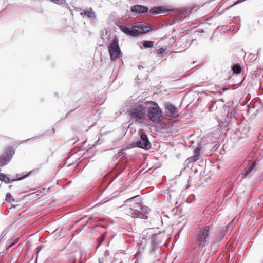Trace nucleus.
Here are the masks:
<instances>
[{"label": "nucleus", "instance_id": "f257e3e1", "mask_svg": "<svg viewBox=\"0 0 263 263\" xmlns=\"http://www.w3.org/2000/svg\"><path fill=\"white\" fill-rule=\"evenodd\" d=\"M121 208L125 214L133 218H147L146 214L148 213L149 209L142 204L139 195L125 200Z\"/></svg>", "mask_w": 263, "mask_h": 263}, {"label": "nucleus", "instance_id": "f03ea898", "mask_svg": "<svg viewBox=\"0 0 263 263\" xmlns=\"http://www.w3.org/2000/svg\"><path fill=\"white\" fill-rule=\"evenodd\" d=\"M211 235L210 226H204L198 228L194 232L193 242L195 249L201 250L209 244Z\"/></svg>", "mask_w": 263, "mask_h": 263}, {"label": "nucleus", "instance_id": "7ed1b4c3", "mask_svg": "<svg viewBox=\"0 0 263 263\" xmlns=\"http://www.w3.org/2000/svg\"><path fill=\"white\" fill-rule=\"evenodd\" d=\"M146 103L139 102L132 105L128 111L130 119L134 123H142L146 117Z\"/></svg>", "mask_w": 263, "mask_h": 263}, {"label": "nucleus", "instance_id": "20e7f679", "mask_svg": "<svg viewBox=\"0 0 263 263\" xmlns=\"http://www.w3.org/2000/svg\"><path fill=\"white\" fill-rule=\"evenodd\" d=\"M147 115L150 120L157 121L162 116V110L158 104L154 102L146 103Z\"/></svg>", "mask_w": 263, "mask_h": 263}, {"label": "nucleus", "instance_id": "39448f33", "mask_svg": "<svg viewBox=\"0 0 263 263\" xmlns=\"http://www.w3.org/2000/svg\"><path fill=\"white\" fill-rule=\"evenodd\" d=\"M108 53L111 60H115L122 55V52L119 45V40L115 37L108 46Z\"/></svg>", "mask_w": 263, "mask_h": 263}, {"label": "nucleus", "instance_id": "423d86ee", "mask_svg": "<svg viewBox=\"0 0 263 263\" xmlns=\"http://www.w3.org/2000/svg\"><path fill=\"white\" fill-rule=\"evenodd\" d=\"M139 134L140 137L136 142L137 146L145 150L150 149L151 147V144L146 134L142 130H140Z\"/></svg>", "mask_w": 263, "mask_h": 263}, {"label": "nucleus", "instance_id": "0eeeda50", "mask_svg": "<svg viewBox=\"0 0 263 263\" xmlns=\"http://www.w3.org/2000/svg\"><path fill=\"white\" fill-rule=\"evenodd\" d=\"M14 153V151L12 148H7L4 153L0 155V166H3L7 164L11 160Z\"/></svg>", "mask_w": 263, "mask_h": 263}, {"label": "nucleus", "instance_id": "6e6552de", "mask_svg": "<svg viewBox=\"0 0 263 263\" xmlns=\"http://www.w3.org/2000/svg\"><path fill=\"white\" fill-rule=\"evenodd\" d=\"M151 27L146 24L142 23H137L133 26L134 32L136 33V36L139 34H144L151 30Z\"/></svg>", "mask_w": 263, "mask_h": 263}, {"label": "nucleus", "instance_id": "1a4fd4ad", "mask_svg": "<svg viewBox=\"0 0 263 263\" xmlns=\"http://www.w3.org/2000/svg\"><path fill=\"white\" fill-rule=\"evenodd\" d=\"M165 112L169 117H177L179 116L178 108L170 102H165L164 104Z\"/></svg>", "mask_w": 263, "mask_h": 263}, {"label": "nucleus", "instance_id": "9d476101", "mask_svg": "<svg viewBox=\"0 0 263 263\" xmlns=\"http://www.w3.org/2000/svg\"><path fill=\"white\" fill-rule=\"evenodd\" d=\"M255 165L256 162L255 161H250L249 162L242 173L243 178L250 177L252 175L253 173L255 172L254 167Z\"/></svg>", "mask_w": 263, "mask_h": 263}, {"label": "nucleus", "instance_id": "9b49d317", "mask_svg": "<svg viewBox=\"0 0 263 263\" xmlns=\"http://www.w3.org/2000/svg\"><path fill=\"white\" fill-rule=\"evenodd\" d=\"M192 9V8H185L180 9L176 12V18L179 21L186 17L191 14Z\"/></svg>", "mask_w": 263, "mask_h": 263}, {"label": "nucleus", "instance_id": "f8f14e48", "mask_svg": "<svg viewBox=\"0 0 263 263\" xmlns=\"http://www.w3.org/2000/svg\"><path fill=\"white\" fill-rule=\"evenodd\" d=\"M173 9H168L166 7L157 6L152 8L149 12L152 14H158L166 12H173Z\"/></svg>", "mask_w": 263, "mask_h": 263}, {"label": "nucleus", "instance_id": "ddd939ff", "mask_svg": "<svg viewBox=\"0 0 263 263\" xmlns=\"http://www.w3.org/2000/svg\"><path fill=\"white\" fill-rule=\"evenodd\" d=\"M130 10L132 12L141 14L147 12L148 9L147 7L143 5H135L131 7Z\"/></svg>", "mask_w": 263, "mask_h": 263}, {"label": "nucleus", "instance_id": "4468645a", "mask_svg": "<svg viewBox=\"0 0 263 263\" xmlns=\"http://www.w3.org/2000/svg\"><path fill=\"white\" fill-rule=\"evenodd\" d=\"M201 145L199 144L195 148V149L194 151L193 156L190 157L187 159L189 163L195 162L200 159V151L201 150Z\"/></svg>", "mask_w": 263, "mask_h": 263}, {"label": "nucleus", "instance_id": "2eb2a0df", "mask_svg": "<svg viewBox=\"0 0 263 263\" xmlns=\"http://www.w3.org/2000/svg\"><path fill=\"white\" fill-rule=\"evenodd\" d=\"M80 15L82 16H85L86 18L92 20H96V13L91 8H89L83 12H82L80 13Z\"/></svg>", "mask_w": 263, "mask_h": 263}, {"label": "nucleus", "instance_id": "dca6fc26", "mask_svg": "<svg viewBox=\"0 0 263 263\" xmlns=\"http://www.w3.org/2000/svg\"><path fill=\"white\" fill-rule=\"evenodd\" d=\"M120 29L122 32L127 35H130L132 36H136V33L134 32L133 27L130 29L125 25H121L120 27Z\"/></svg>", "mask_w": 263, "mask_h": 263}, {"label": "nucleus", "instance_id": "f3484780", "mask_svg": "<svg viewBox=\"0 0 263 263\" xmlns=\"http://www.w3.org/2000/svg\"><path fill=\"white\" fill-rule=\"evenodd\" d=\"M157 235H154L151 240V250L154 251L156 249L158 248V242L156 239Z\"/></svg>", "mask_w": 263, "mask_h": 263}, {"label": "nucleus", "instance_id": "a211bd4d", "mask_svg": "<svg viewBox=\"0 0 263 263\" xmlns=\"http://www.w3.org/2000/svg\"><path fill=\"white\" fill-rule=\"evenodd\" d=\"M217 101H212L210 104L209 105L208 110L210 112H213L216 111L218 108Z\"/></svg>", "mask_w": 263, "mask_h": 263}, {"label": "nucleus", "instance_id": "6ab92c4d", "mask_svg": "<svg viewBox=\"0 0 263 263\" xmlns=\"http://www.w3.org/2000/svg\"><path fill=\"white\" fill-rule=\"evenodd\" d=\"M232 70L234 73L239 74L241 70L240 66L238 64H234L232 67Z\"/></svg>", "mask_w": 263, "mask_h": 263}, {"label": "nucleus", "instance_id": "aec40b11", "mask_svg": "<svg viewBox=\"0 0 263 263\" xmlns=\"http://www.w3.org/2000/svg\"><path fill=\"white\" fill-rule=\"evenodd\" d=\"M106 233H107L106 232L102 233V234L101 235V236L98 238V239H97L98 245L97 246V248L101 246L102 242L104 241V240L106 237Z\"/></svg>", "mask_w": 263, "mask_h": 263}, {"label": "nucleus", "instance_id": "412c9836", "mask_svg": "<svg viewBox=\"0 0 263 263\" xmlns=\"http://www.w3.org/2000/svg\"><path fill=\"white\" fill-rule=\"evenodd\" d=\"M249 132V128L248 127H244L243 129H242V131L241 132V135L240 136L241 138H244L248 136V133Z\"/></svg>", "mask_w": 263, "mask_h": 263}, {"label": "nucleus", "instance_id": "4be33fe9", "mask_svg": "<svg viewBox=\"0 0 263 263\" xmlns=\"http://www.w3.org/2000/svg\"><path fill=\"white\" fill-rule=\"evenodd\" d=\"M154 42L152 41H144L143 46L144 48H152L154 46Z\"/></svg>", "mask_w": 263, "mask_h": 263}, {"label": "nucleus", "instance_id": "5701e85b", "mask_svg": "<svg viewBox=\"0 0 263 263\" xmlns=\"http://www.w3.org/2000/svg\"><path fill=\"white\" fill-rule=\"evenodd\" d=\"M0 180L5 182L6 183H9L12 182L10 179L4 174H0Z\"/></svg>", "mask_w": 263, "mask_h": 263}, {"label": "nucleus", "instance_id": "b1692460", "mask_svg": "<svg viewBox=\"0 0 263 263\" xmlns=\"http://www.w3.org/2000/svg\"><path fill=\"white\" fill-rule=\"evenodd\" d=\"M53 3L58 5H63L66 4V0H50Z\"/></svg>", "mask_w": 263, "mask_h": 263}, {"label": "nucleus", "instance_id": "393cba45", "mask_svg": "<svg viewBox=\"0 0 263 263\" xmlns=\"http://www.w3.org/2000/svg\"><path fill=\"white\" fill-rule=\"evenodd\" d=\"M12 198V196L10 193H8L6 195V201L8 202H10Z\"/></svg>", "mask_w": 263, "mask_h": 263}, {"label": "nucleus", "instance_id": "a878e982", "mask_svg": "<svg viewBox=\"0 0 263 263\" xmlns=\"http://www.w3.org/2000/svg\"><path fill=\"white\" fill-rule=\"evenodd\" d=\"M165 50L164 48H160L157 50V54L158 55H162L164 53Z\"/></svg>", "mask_w": 263, "mask_h": 263}, {"label": "nucleus", "instance_id": "bb28decb", "mask_svg": "<svg viewBox=\"0 0 263 263\" xmlns=\"http://www.w3.org/2000/svg\"><path fill=\"white\" fill-rule=\"evenodd\" d=\"M31 173V171L29 172L27 174H26V175L23 176V177H21L20 178H19L18 179H17V180H22L27 177H28Z\"/></svg>", "mask_w": 263, "mask_h": 263}, {"label": "nucleus", "instance_id": "cd10ccee", "mask_svg": "<svg viewBox=\"0 0 263 263\" xmlns=\"http://www.w3.org/2000/svg\"><path fill=\"white\" fill-rule=\"evenodd\" d=\"M250 56L251 57H250L251 60L255 61L257 59V55H256L255 54H250Z\"/></svg>", "mask_w": 263, "mask_h": 263}, {"label": "nucleus", "instance_id": "c85d7f7f", "mask_svg": "<svg viewBox=\"0 0 263 263\" xmlns=\"http://www.w3.org/2000/svg\"><path fill=\"white\" fill-rule=\"evenodd\" d=\"M18 240V239L17 238L16 239H15V240L12 243H11L9 246H8V248L11 247L12 246H13L14 245H15V243H16L17 242Z\"/></svg>", "mask_w": 263, "mask_h": 263}, {"label": "nucleus", "instance_id": "c756f323", "mask_svg": "<svg viewBox=\"0 0 263 263\" xmlns=\"http://www.w3.org/2000/svg\"><path fill=\"white\" fill-rule=\"evenodd\" d=\"M43 248V246L41 245L40 246H39L37 248V251H36V253H37V255L38 254L39 251L41 250V249Z\"/></svg>", "mask_w": 263, "mask_h": 263}, {"label": "nucleus", "instance_id": "7c9ffc66", "mask_svg": "<svg viewBox=\"0 0 263 263\" xmlns=\"http://www.w3.org/2000/svg\"><path fill=\"white\" fill-rule=\"evenodd\" d=\"M197 31L199 33H203L204 32L203 29L202 28L198 29Z\"/></svg>", "mask_w": 263, "mask_h": 263}, {"label": "nucleus", "instance_id": "2f4dec72", "mask_svg": "<svg viewBox=\"0 0 263 263\" xmlns=\"http://www.w3.org/2000/svg\"><path fill=\"white\" fill-rule=\"evenodd\" d=\"M5 236V234L4 232H3V233L1 234V235H0V240H1V239H3V237H4Z\"/></svg>", "mask_w": 263, "mask_h": 263}, {"label": "nucleus", "instance_id": "473e14b6", "mask_svg": "<svg viewBox=\"0 0 263 263\" xmlns=\"http://www.w3.org/2000/svg\"><path fill=\"white\" fill-rule=\"evenodd\" d=\"M260 51H261V49H258L257 50V55H256L257 56V55H258L259 54V53H260Z\"/></svg>", "mask_w": 263, "mask_h": 263}, {"label": "nucleus", "instance_id": "72a5a7b5", "mask_svg": "<svg viewBox=\"0 0 263 263\" xmlns=\"http://www.w3.org/2000/svg\"><path fill=\"white\" fill-rule=\"evenodd\" d=\"M81 231V230H80V229H78V230H76V232L77 233H79Z\"/></svg>", "mask_w": 263, "mask_h": 263}, {"label": "nucleus", "instance_id": "f704fd0d", "mask_svg": "<svg viewBox=\"0 0 263 263\" xmlns=\"http://www.w3.org/2000/svg\"><path fill=\"white\" fill-rule=\"evenodd\" d=\"M105 253L106 254L108 255V254H109V252H108V251H105Z\"/></svg>", "mask_w": 263, "mask_h": 263}, {"label": "nucleus", "instance_id": "c9c22d12", "mask_svg": "<svg viewBox=\"0 0 263 263\" xmlns=\"http://www.w3.org/2000/svg\"><path fill=\"white\" fill-rule=\"evenodd\" d=\"M138 67H139V69H141V68H143V67H142V66H141L140 65H139Z\"/></svg>", "mask_w": 263, "mask_h": 263}, {"label": "nucleus", "instance_id": "e433bc0d", "mask_svg": "<svg viewBox=\"0 0 263 263\" xmlns=\"http://www.w3.org/2000/svg\"><path fill=\"white\" fill-rule=\"evenodd\" d=\"M36 138V137H34V138H32L28 139H27V140H31V139H34V138Z\"/></svg>", "mask_w": 263, "mask_h": 263}, {"label": "nucleus", "instance_id": "4c0bfd02", "mask_svg": "<svg viewBox=\"0 0 263 263\" xmlns=\"http://www.w3.org/2000/svg\"><path fill=\"white\" fill-rule=\"evenodd\" d=\"M238 132H239V131H236L235 132V134L238 135Z\"/></svg>", "mask_w": 263, "mask_h": 263}, {"label": "nucleus", "instance_id": "58836bf2", "mask_svg": "<svg viewBox=\"0 0 263 263\" xmlns=\"http://www.w3.org/2000/svg\"><path fill=\"white\" fill-rule=\"evenodd\" d=\"M134 263H138L137 260H136Z\"/></svg>", "mask_w": 263, "mask_h": 263}, {"label": "nucleus", "instance_id": "ea45409f", "mask_svg": "<svg viewBox=\"0 0 263 263\" xmlns=\"http://www.w3.org/2000/svg\"><path fill=\"white\" fill-rule=\"evenodd\" d=\"M99 263H102V262H101L100 260H99Z\"/></svg>", "mask_w": 263, "mask_h": 263}]
</instances>
